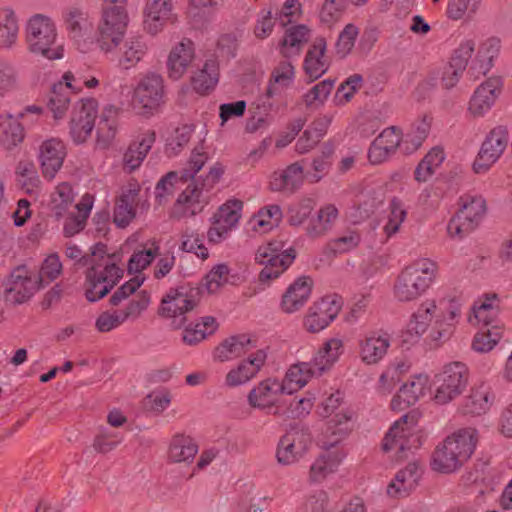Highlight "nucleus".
<instances>
[{"mask_svg":"<svg viewBox=\"0 0 512 512\" xmlns=\"http://www.w3.org/2000/svg\"><path fill=\"white\" fill-rule=\"evenodd\" d=\"M351 419L352 414L346 411L335 414L327 422L326 430L320 441V445L325 452L311 465L309 476L312 482L322 481L337 469L344 457V453L338 445L351 430Z\"/></svg>","mask_w":512,"mask_h":512,"instance_id":"f257e3e1","label":"nucleus"},{"mask_svg":"<svg viewBox=\"0 0 512 512\" xmlns=\"http://www.w3.org/2000/svg\"><path fill=\"white\" fill-rule=\"evenodd\" d=\"M477 440L476 429L470 427L447 436L432 453V469L445 474L458 470L473 454Z\"/></svg>","mask_w":512,"mask_h":512,"instance_id":"f03ea898","label":"nucleus"},{"mask_svg":"<svg viewBox=\"0 0 512 512\" xmlns=\"http://www.w3.org/2000/svg\"><path fill=\"white\" fill-rule=\"evenodd\" d=\"M437 270L436 262L428 258L418 259L406 266L395 280L394 297L403 303L417 300L430 288Z\"/></svg>","mask_w":512,"mask_h":512,"instance_id":"7ed1b4c3","label":"nucleus"},{"mask_svg":"<svg viewBox=\"0 0 512 512\" xmlns=\"http://www.w3.org/2000/svg\"><path fill=\"white\" fill-rule=\"evenodd\" d=\"M106 246L97 244L92 252L91 268L86 273L85 296L89 302L105 297L123 275L110 255L105 254Z\"/></svg>","mask_w":512,"mask_h":512,"instance_id":"20e7f679","label":"nucleus"},{"mask_svg":"<svg viewBox=\"0 0 512 512\" xmlns=\"http://www.w3.org/2000/svg\"><path fill=\"white\" fill-rule=\"evenodd\" d=\"M27 49L35 56L47 60L63 58V46L58 43L55 22L49 16L34 14L29 18L25 27Z\"/></svg>","mask_w":512,"mask_h":512,"instance_id":"39448f33","label":"nucleus"},{"mask_svg":"<svg viewBox=\"0 0 512 512\" xmlns=\"http://www.w3.org/2000/svg\"><path fill=\"white\" fill-rule=\"evenodd\" d=\"M127 0H105L98 26L97 44L105 53L121 43L128 24Z\"/></svg>","mask_w":512,"mask_h":512,"instance_id":"423d86ee","label":"nucleus"},{"mask_svg":"<svg viewBox=\"0 0 512 512\" xmlns=\"http://www.w3.org/2000/svg\"><path fill=\"white\" fill-rule=\"evenodd\" d=\"M285 246V241L275 239L258 248L255 260L264 266L259 273L261 282L278 278L293 263L295 249Z\"/></svg>","mask_w":512,"mask_h":512,"instance_id":"0eeeda50","label":"nucleus"},{"mask_svg":"<svg viewBox=\"0 0 512 512\" xmlns=\"http://www.w3.org/2000/svg\"><path fill=\"white\" fill-rule=\"evenodd\" d=\"M485 213L486 202L482 196L464 195L460 198V209L448 222L449 236L464 238L478 227Z\"/></svg>","mask_w":512,"mask_h":512,"instance_id":"6e6552de","label":"nucleus"},{"mask_svg":"<svg viewBox=\"0 0 512 512\" xmlns=\"http://www.w3.org/2000/svg\"><path fill=\"white\" fill-rule=\"evenodd\" d=\"M468 384V369L461 362H453L444 366L433 380V401L445 405L458 398Z\"/></svg>","mask_w":512,"mask_h":512,"instance_id":"1a4fd4ad","label":"nucleus"},{"mask_svg":"<svg viewBox=\"0 0 512 512\" xmlns=\"http://www.w3.org/2000/svg\"><path fill=\"white\" fill-rule=\"evenodd\" d=\"M285 393L291 394L292 389L277 379L267 378L249 391L247 401L252 408L262 410L266 414L282 416L286 413L285 400L279 396Z\"/></svg>","mask_w":512,"mask_h":512,"instance_id":"9d476101","label":"nucleus"},{"mask_svg":"<svg viewBox=\"0 0 512 512\" xmlns=\"http://www.w3.org/2000/svg\"><path fill=\"white\" fill-rule=\"evenodd\" d=\"M149 303L150 295L147 291L143 290L124 309L102 312L95 321V327L101 333L110 332L118 328L129 318H138L146 310Z\"/></svg>","mask_w":512,"mask_h":512,"instance_id":"9b49d317","label":"nucleus"},{"mask_svg":"<svg viewBox=\"0 0 512 512\" xmlns=\"http://www.w3.org/2000/svg\"><path fill=\"white\" fill-rule=\"evenodd\" d=\"M97 108V101L93 98L81 99L74 104L69 122V134L74 143L81 144L91 135Z\"/></svg>","mask_w":512,"mask_h":512,"instance_id":"f8f14e48","label":"nucleus"},{"mask_svg":"<svg viewBox=\"0 0 512 512\" xmlns=\"http://www.w3.org/2000/svg\"><path fill=\"white\" fill-rule=\"evenodd\" d=\"M163 78L156 73L143 76L133 94V105L143 113H152L164 102Z\"/></svg>","mask_w":512,"mask_h":512,"instance_id":"ddd939ff","label":"nucleus"},{"mask_svg":"<svg viewBox=\"0 0 512 512\" xmlns=\"http://www.w3.org/2000/svg\"><path fill=\"white\" fill-rule=\"evenodd\" d=\"M242 202L229 200L219 207L212 217V226L207 232L209 242L217 244L228 238L241 218Z\"/></svg>","mask_w":512,"mask_h":512,"instance_id":"4468645a","label":"nucleus"},{"mask_svg":"<svg viewBox=\"0 0 512 512\" xmlns=\"http://www.w3.org/2000/svg\"><path fill=\"white\" fill-rule=\"evenodd\" d=\"M311 444V436L303 427H292L279 441L276 457L279 463L290 465L304 456Z\"/></svg>","mask_w":512,"mask_h":512,"instance_id":"2eb2a0df","label":"nucleus"},{"mask_svg":"<svg viewBox=\"0 0 512 512\" xmlns=\"http://www.w3.org/2000/svg\"><path fill=\"white\" fill-rule=\"evenodd\" d=\"M508 131L504 126L491 130L482 143L478 156L473 164L476 173H485L501 156L508 144Z\"/></svg>","mask_w":512,"mask_h":512,"instance_id":"dca6fc26","label":"nucleus"},{"mask_svg":"<svg viewBox=\"0 0 512 512\" xmlns=\"http://www.w3.org/2000/svg\"><path fill=\"white\" fill-rule=\"evenodd\" d=\"M36 277H32L25 266H18L9 275L6 287V300L13 304L28 301L40 288Z\"/></svg>","mask_w":512,"mask_h":512,"instance_id":"f3484780","label":"nucleus"},{"mask_svg":"<svg viewBox=\"0 0 512 512\" xmlns=\"http://www.w3.org/2000/svg\"><path fill=\"white\" fill-rule=\"evenodd\" d=\"M341 304L337 299L324 297L311 305L304 318V327L310 333L325 329L339 314Z\"/></svg>","mask_w":512,"mask_h":512,"instance_id":"a211bd4d","label":"nucleus"},{"mask_svg":"<svg viewBox=\"0 0 512 512\" xmlns=\"http://www.w3.org/2000/svg\"><path fill=\"white\" fill-rule=\"evenodd\" d=\"M391 345V335L383 330L367 332L358 343L359 357L367 365L379 363Z\"/></svg>","mask_w":512,"mask_h":512,"instance_id":"6ab92c4d","label":"nucleus"},{"mask_svg":"<svg viewBox=\"0 0 512 512\" xmlns=\"http://www.w3.org/2000/svg\"><path fill=\"white\" fill-rule=\"evenodd\" d=\"M207 159L208 157L205 152H200L197 149H194L186 167L182 169L180 176H178L177 172L171 171L158 181L155 187L156 197L161 200L166 195L171 194L173 186L178 178L182 181H188L189 179L194 178L197 172H199L204 166Z\"/></svg>","mask_w":512,"mask_h":512,"instance_id":"aec40b11","label":"nucleus"},{"mask_svg":"<svg viewBox=\"0 0 512 512\" xmlns=\"http://www.w3.org/2000/svg\"><path fill=\"white\" fill-rule=\"evenodd\" d=\"M210 202V190L204 183L189 184L178 196L176 209H180L181 217H191L203 211Z\"/></svg>","mask_w":512,"mask_h":512,"instance_id":"412c9836","label":"nucleus"},{"mask_svg":"<svg viewBox=\"0 0 512 512\" xmlns=\"http://www.w3.org/2000/svg\"><path fill=\"white\" fill-rule=\"evenodd\" d=\"M267 355L264 350H257L232 368L225 377V385L234 388L248 383L259 373L266 362Z\"/></svg>","mask_w":512,"mask_h":512,"instance_id":"4be33fe9","label":"nucleus"},{"mask_svg":"<svg viewBox=\"0 0 512 512\" xmlns=\"http://www.w3.org/2000/svg\"><path fill=\"white\" fill-rule=\"evenodd\" d=\"M196 302L186 293L179 290L170 292L161 301V314L167 318H174L177 327H181L185 321V314L192 311Z\"/></svg>","mask_w":512,"mask_h":512,"instance_id":"5701e85b","label":"nucleus"},{"mask_svg":"<svg viewBox=\"0 0 512 512\" xmlns=\"http://www.w3.org/2000/svg\"><path fill=\"white\" fill-rule=\"evenodd\" d=\"M401 134L394 126L384 129L371 143L368 159L372 164H380L389 159L400 146Z\"/></svg>","mask_w":512,"mask_h":512,"instance_id":"b1692460","label":"nucleus"},{"mask_svg":"<svg viewBox=\"0 0 512 512\" xmlns=\"http://www.w3.org/2000/svg\"><path fill=\"white\" fill-rule=\"evenodd\" d=\"M313 281L310 277L301 276L289 285L282 296L280 307L284 313L291 314L300 310L308 301Z\"/></svg>","mask_w":512,"mask_h":512,"instance_id":"393cba45","label":"nucleus"},{"mask_svg":"<svg viewBox=\"0 0 512 512\" xmlns=\"http://www.w3.org/2000/svg\"><path fill=\"white\" fill-rule=\"evenodd\" d=\"M195 56L194 43L187 38L182 39L170 51L167 59L169 77L173 80L180 79Z\"/></svg>","mask_w":512,"mask_h":512,"instance_id":"a878e982","label":"nucleus"},{"mask_svg":"<svg viewBox=\"0 0 512 512\" xmlns=\"http://www.w3.org/2000/svg\"><path fill=\"white\" fill-rule=\"evenodd\" d=\"M65 157L64 144L58 139H49L42 143L39 150V160L45 178L51 180L62 167Z\"/></svg>","mask_w":512,"mask_h":512,"instance_id":"bb28decb","label":"nucleus"},{"mask_svg":"<svg viewBox=\"0 0 512 512\" xmlns=\"http://www.w3.org/2000/svg\"><path fill=\"white\" fill-rule=\"evenodd\" d=\"M502 87L500 78H489L481 84L474 92L470 100L469 110L476 116H481L487 112L495 103Z\"/></svg>","mask_w":512,"mask_h":512,"instance_id":"cd10ccee","label":"nucleus"},{"mask_svg":"<svg viewBox=\"0 0 512 512\" xmlns=\"http://www.w3.org/2000/svg\"><path fill=\"white\" fill-rule=\"evenodd\" d=\"M407 416L404 415L396 421L386 433L382 449L385 452L395 451L397 459L405 457V452L410 450V432L406 427Z\"/></svg>","mask_w":512,"mask_h":512,"instance_id":"c85d7f7f","label":"nucleus"},{"mask_svg":"<svg viewBox=\"0 0 512 512\" xmlns=\"http://www.w3.org/2000/svg\"><path fill=\"white\" fill-rule=\"evenodd\" d=\"M255 342L247 334L231 336L222 341L214 350V358L226 362L241 357L255 348Z\"/></svg>","mask_w":512,"mask_h":512,"instance_id":"c756f323","label":"nucleus"},{"mask_svg":"<svg viewBox=\"0 0 512 512\" xmlns=\"http://www.w3.org/2000/svg\"><path fill=\"white\" fill-rule=\"evenodd\" d=\"M303 166L300 162H294L280 172H275L271 179V189L278 192L294 193L304 183Z\"/></svg>","mask_w":512,"mask_h":512,"instance_id":"7c9ffc66","label":"nucleus"},{"mask_svg":"<svg viewBox=\"0 0 512 512\" xmlns=\"http://www.w3.org/2000/svg\"><path fill=\"white\" fill-rule=\"evenodd\" d=\"M155 139V131L148 130L142 135L141 140L135 141L129 145L123 155V168L125 171L131 173L141 166L148 152L151 150Z\"/></svg>","mask_w":512,"mask_h":512,"instance_id":"2f4dec72","label":"nucleus"},{"mask_svg":"<svg viewBox=\"0 0 512 512\" xmlns=\"http://www.w3.org/2000/svg\"><path fill=\"white\" fill-rule=\"evenodd\" d=\"M294 79V67L289 61H282L272 72L269 86L267 87L266 93L260 97L264 111H269L273 103L270 101L274 97L278 90L275 85L282 88L290 86Z\"/></svg>","mask_w":512,"mask_h":512,"instance_id":"473e14b6","label":"nucleus"},{"mask_svg":"<svg viewBox=\"0 0 512 512\" xmlns=\"http://www.w3.org/2000/svg\"><path fill=\"white\" fill-rule=\"evenodd\" d=\"M426 384L427 377L422 375L416 376L412 381L404 384L391 400V408L402 411L414 405L425 394Z\"/></svg>","mask_w":512,"mask_h":512,"instance_id":"72a5a7b5","label":"nucleus"},{"mask_svg":"<svg viewBox=\"0 0 512 512\" xmlns=\"http://www.w3.org/2000/svg\"><path fill=\"white\" fill-rule=\"evenodd\" d=\"M171 0H148L145 7V29L152 35L161 31L170 17Z\"/></svg>","mask_w":512,"mask_h":512,"instance_id":"f704fd0d","label":"nucleus"},{"mask_svg":"<svg viewBox=\"0 0 512 512\" xmlns=\"http://www.w3.org/2000/svg\"><path fill=\"white\" fill-rule=\"evenodd\" d=\"M325 51L326 41L323 37L316 38L307 51L304 59V69L312 80L321 77L329 68Z\"/></svg>","mask_w":512,"mask_h":512,"instance_id":"c9c22d12","label":"nucleus"},{"mask_svg":"<svg viewBox=\"0 0 512 512\" xmlns=\"http://www.w3.org/2000/svg\"><path fill=\"white\" fill-rule=\"evenodd\" d=\"M63 79L65 83L58 82L53 85L48 100V107L55 119L63 118L70 103L71 81L74 79V76L68 72L64 74Z\"/></svg>","mask_w":512,"mask_h":512,"instance_id":"e433bc0d","label":"nucleus"},{"mask_svg":"<svg viewBox=\"0 0 512 512\" xmlns=\"http://www.w3.org/2000/svg\"><path fill=\"white\" fill-rule=\"evenodd\" d=\"M94 204L92 194H84L76 204L77 214H69L64 222L63 232L66 237H72L81 232L87 223Z\"/></svg>","mask_w":512,"mask_h":512,"instance_id":"4c0bfd02","label":"nucleus"},{"mask_svg":"<svg viewBox=\"0 0 512 512\" xmlns=\"http://www.w3.org/2000/svg\"><path fill=\"white\" fill-rule=\"evenodd\" d=\"M419 478V465L416 462L408 463L396 474L395 481L387 487V493L391 496H405L417 486Z\"/></svg>","mask_w":512,"mask_h":512,"instance_id":"58836bf2","label":"nucleus"},{"mask_svg":"<svg viewBox=\"0 0 512 512\" xmlns=\"http://www.w3.org/2000/svg\"><path fill=\"white\" fill-rule=\"evenodd\" d=\"M437 310L438 306L433 300H426L418 307L407 325V333L411 336V340L418 339L426 332Z\"/></svg>","mask_w":512,"mask_h":512,"instance_id":"ea45409f","label":"nucleus"},{"mask_svg":"<svg viewBox=\"0 0 512 512\" xmlns=\"http://www.w3.org/2000/svg\"><path fill=\"white\" fill-rule=\"evenodd\" d=\"M137 196V189H128L117 199L113 213V221L117 227L125 228L135 218Z\"/></svg>","mask_w":512,"mask_h":512,"instance_id":"a19ab883","label":"nucleus"},{"mask_svg":"<svg viewBox=\"0 0 512 512\" xmlns=\"http://www.w3.org/2000/svg\"><path fill=\"white\" fill-rule=\"evenodd\" d=\"M219 80V66L216 59H207L203 68L198 70L191 78L193 89L200 95L213 90Z\"/></svg>","mask_w":512,"mask_h":512,"instance_id":"79ce46f5","label":"nucleus"},{"mask_svg":"<svg viewBox=\"0 0 512 512\" xmlns=\"http://www.w3.org/2000/svg\"><path fill=\"white\" fill-rule=\"evenodd\" d=\"M24 139V129L18 118L9 114L0 115V143L11 150Z\"/></svg>","mask_w":512,"mask_h":512,"instance_id":"37998d69","label":"nucleus"},{"mask_svg":"<svg viewBox=\"0 0 512 512\" xmlns=\"http://www.w3.org/2000/svg\"><path fill=\"white\" fill-rule=\"evenodd\" d=\"M497 302V296L493 294L491 297L487 296L483 301L475 303L473 314L469 316L468 321L472 325L482 324L483 327L481 329L491 328L499 313Z\"/></svg>","mask_w":512,"mask_h":512,"instance_id":"c03bdc74","label":"nucleus"},{"mask_svg":"<svg viewBox=\"0 0 512 512\" xmlns=\"http://www.w3.org/2000/svg\"><path fill=\"white\" fill-rule=\"evenodd\" d=\"M342 353L343 341L339 338H331L323 344L311 361L314 368L322 374L337 362Z\"/></svg>","mask_w":512,"mask_h":512,"instance_id":"a18cd8bd","label":"nucleus"},{"mask_svg":"<svg viewBox=\"0 0 512 512\" xmlns=\"http://www.w3.org/2000/svg\"><path fill=\"white\" fill-rule=\"evenodd\" d=\"M339 211L333 204H326L319 209L317 217L310 220L306 232L312 238L325 235L338 218Z\"/></svg>","mask_w":512,"mask_h":512,"instance_id":"49530a36","label":"nucleus"},{"mask_svg":"<svg viewBox=\"0 0 512 512\" xmlns=\"http://www.w3.org/2000/svg\"><path fill=\"white\" fill-rule=\"evenodd\" d=\"M500 40L496 37L486 39L480 46L477 60L470 67L469 73L474 75V71L485 75L493 66V60L498 56L500 51Z\"/></svg>","mask_w":512,"mask_h":512,"instance_id":"de8ad7c7","label":"nucleus"},{"mask_svg":"<svg viewBox=\"0 0 512 512\" xmlns=\"http://www.w3.org/2000/svg\"><path fill=\"white\" fill-rule=\"evenodd\" d=\"M320 376L321 373L314 368L313 362H301L292 365L285 376L282 383H285L288 388L296 391L307 384L309 379L313 376Z\"/></svg>","mask_w":512,"mask_h":512,"instance_id":"09e8293b","label":"nucleus"},{"mask_svg":"<svg viewBox=\"0 0 512 512\" xmlns=\"http://www.w3.org/2000/svg\"><path fill=\"white\" fill-rule=\"evenodd\" d=\"M309 30L305 25H296L286 30L281 41V54L285 58L298 55L301 47L308 41Z\"/></svg>","mask_w":512,"mask_h":512,"instance_id":"8fccbe9b","label":"nucleus"},{"mask_svg":"<svg viewBox=\"0 0 512 512\" xmlns=\"http://www.w3.org/2000/svg\"><path fill=\"white\" fill-rule=\"evenodd\" d=\"M18 20L10 8L0 9V48H11L18 38Z\"/></svg>","mask_w":512,"mask_h":512,"instance_id":"3c124183","label":"nucleus"},{"mask_svg":"<svg viewBox=\"0 0 512 512\" xmlns=\"http://www.w3.org/2000/svg\"><path fill=\"white\" fill-rule=\"evenodd\" d=\"M146 50V43L142 37L128 38L123 44L119 65L126 70L134 67L139 61H141Z\"/></svg>","mask_w":512,"mask_h":512,"instance_id":"603ef678","label":"nucleus"},{"mask_svg":"<svg viewBox=\"0 0 512 512\" xmlns=\"http://www.w3.org/2000/svg\"><path fill=\"white\" fill-rule=\"evenodd\" d=\"M198 452V446L192 438L184 435L173 437L170 448L169 458L173 462H187L194 459Z\"/></svg>","mask_w":512,"mask_h":512,"instance_id":"864d4df0","label":"nucleus"},{"mask_svg":"<svg viewBox=\"0 0 512 512\" xmlns=\"http://www.w3.org/2000/svg\"><path fill=\"white\" fill-rule=\"evenodd\" d=\"M63 21L67 31L74 37H80L91 27L87 12L79 7H68L63 11Z\"/></svg>","mask_w":512,"mask_h":512,"instance_id":"5fc2aeb1","label":"nucleus"},{"mask_svg":"<svg viewBox=\"0 0 512 512\" xmlns=\"http://www.w3.org/2000/svg\"><path fill=\"white\" fill-rule=\"evenodd\" d=\"M493 402L494 394L490 387L482 384L472 390L466 402V408L469 413L481 415L490 409Z\"/></svg>","mask_w":512,"mask_h":512,"instance_id":"6e6d98bb","label":"nucleus"},{"mask_svg":"<svg viewBox=\"0 0 512 512\" xmlns=\"http://www.w3.org/2000/svg\"><path fill=\"white\" fill-rule=\"evenodd\" d=\"M282 216L283 214L280 206L272 204L261 208L253 216L251 222L255 230L267 232L280 223Z\"/></svg>","mask_w":512,"mask_h":512,"instance_id":"4d7b16f0","label":"nucleus"},{"mask_svg":"<svg viewBox=\"0 0 512 512\" xmlns=\"http://www.w3.org/2000/svg\"><path fill=\"white\" fill-rule=\"evenodd\" d=\"M502 337V330L498 326H492L491 328L480 329L479 332L474 336L472 347L478 352H489L494 348Z\"/></svg>","mask_w":512,"mask_h":512,"instance_id":"13d9d810","label":"nucleus"},{"mask_svg":"<svg viewBox=\"0 0 512 512\" xmlns=\"http://www.w3.org/2000/svg\"><path fill=\"white\" fill-rule=\"evenodd\" d=\"M315 207V201L312 198H302L291 204L287 212V221L291 226L303 224Z\"/></svg>","mask_w":512,"mask_h":512,"instance_id":"bf43d9fd","label":"nucleus"},{"mask_svg":"<svg viewBox=\"0 0 512 512\" xmlns=\"http://www.w3.org/2000/svg\"><path fill=\"white\" fill-rule=\"evenodd\" d=\"M334 84V80L325 79L314 85L307 93L303 95V101L306 106L311 107L322 105L330 95Z\"/></svg>","mask_w":512,"mask_h":512,"instance_id":"052dcab7","label":"nucleus"},{"mask_svg":"<svg viewBox=\"0 0 512 512\" xmlns=\"http://www.w3.org/2000/svg\"><path fill=\"white\" fill-rule=\"evenodd\" d=\"M358 35L359 29L352 23L347 24L343 28L335 44L336 54L340 58H345L352 51Z\"/></svg>","mask_w":512,"mask_h":512,"instance_id":"680f3d73","label":"nucleus"},{"mask_svg":"<svg viewBox=\"0 0 512 512\" xmlns=\"http://www.w3.org/2000/svg\"><path fill=\"white\" fill-rule=\"evenodd\" d=\"M360 242V233L356 230H349L344 235L330 240L328 248L334 254H343L358 247Z\"/></svg>","mask_w":512,"mask_h":512,"instance_id":"e2e57ef3","label":"nucleus"},{"mask_svg":"<svg viewBox=\"0 0 512 512\" xmlns=\"http://www.w3.org/2000/svg\"><path fill=\"white\" fill-rule=\"evenodd\" d=\"M390 214L388 217V221L384 226V232L388 237L393 236L399 231L401 224L404 222L407 212L403 208L402 202L393 198L389 204Z\"/></svg>","mask_w":512,"mask_h":512,"instance_id":"0e129e2a","label":"nucleus"},{"mask_svg":"<svg viewBox=\"0 0 512 512\" xmlns=\"http://www.w3.org/2000/svg\"><path fill=\"white\" fill-rule=\"evenodd\" d=\"M159 252V247L155 244L148 249L135 251L128 261V271L138 273L147 268L155 259Z\"/></svg>","mask_w":512,"mask_h":512,"instance_id":"69168bd1","label":"nucleus"},{"mask_svg":"<svg viewBox=\"0 0 512 512\" xmlns=\"http://www.w3.org/2000/svg\"><path fill=\"white\" fill-rule=\"evenodd\" d=\"M118 109L112 105L103 109L98 124V133L107 140L114 138L117 131L116 116Z\"/></svg>","mask_w":512,"mask_h":512,"instance_id":"338daca9","label":"nucleus"},{"mask_svg":"<svg viewBox=\"0 0 512 512\" xmlns=\"http://www.w3.org/2000/svg\"><path fill=\"white\" fill-rule=\"evenodd\" d=\"M430 132V122L422 119L413 130L406 135L404 144L407 145L405 151L411 153L421 147L422 143L428 137Z\"/></svg>","mask_w":512,"mask_h":512,"instance_id":"774afa93","label":"nucleus"}]
</instances>
